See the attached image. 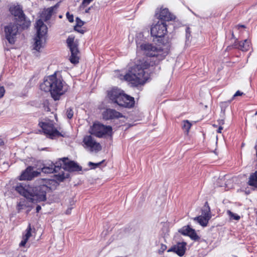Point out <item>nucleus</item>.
I'll use <instances>...</instances> for the list:
<instances>
[{"instance_id": "obj_27", "label": "nucleus", "mask_w": 257, "mask_h": 257, "mask_svg": "<svg viewBox=\"0 0 257 257\" xmlns=\"http://www.w3.org/2000/svg\"><path fill=\"white\" fill-rule=\"evenodd\" d=\"M226 212H227V215L229 217L230 219L235 220H239L240 218V217L239 215H237L236 213H234L232 212L230 210H227Z\"/></svg>"}, {"instance_id": "obj_18", "label": "nucleus", "mask_w": 257, "mask_h": 257, "mask_svg": "<svg viewBox=\"0 0 257 257\" xmlns=\"http://www.w3.org/2000/svg\"><path fill=\"white\" fill-rule=\"evenodd\" d=\"M186 245V243L185 242H178L176 245L169 249L168 251H173L178 255L182 256L185 252Z\"/></svg>"}, {"instance_id": "obj_14", "label": "nucleus", "mask_w": 257, "mask_h": 257, "mask_svg": "<svg viewBox=\"0 0 257 257\" xmlns=\"http://www.w3.org/2000/svg\"><path fill=\"white\" fill-rule=\"evenodd\" d=\"M167 32L166 24L164 22L159 21L151 29V34L153 37H163Z\"/></svg>"}, {"instance_id": "obj_28", "label": "nucleus", "mask_w": 257, "mask_h": 257, "mask_svg": "<svg viewBox=\"0 0 257 257\" xmlns=\"http://www.w3.org/2000/svg\"><path fill=\"white\" fill-rule=\"evenodd\" d=\"M69 177V174L68 173H64L62 171V173H60L57 176V179L59 181L62 182L65 178H67Z\"/></svg>"}, {"instance_id": "obj_36", "label": "nucleus", "mask_w": 257, "mask_h": 257, "mask_svg": "<svg viewBox=\"0 0 257 257\" xmlns=\"http://www.w3.org/2000/svg\"><path fill=\"white\" fill-rule=\"evenodd\" d=\"M74 30L76 31H77L80 33H83L84 31L83 30H81L80 29V27H74Z\"/></svg>"}, {"instance_id": "obj_35", "label": "nucleus", "mask_w": 257, "mask_h": 257, "mask_svg": "<svg viewBox=\"0 0 257 257\" xmlns=\"http://www.w3.org/2000/svg\"><path fill=\"white\" fill-rule=\"evenodd\" d=\"M218 124L220 126H222L224 123V118L218 120Z\"/></svg>"}, {"instance_id": "obj_33", "label": "nucleus", "mask_w": 257, "mask_h": 257, "mask_svg": "<svg viewBox=\"0 0 257 257\" xmlns=\"http://www.w3.org/2000/svg\"><path fill=\"white\" fill-rule=\"evenodd\" d=\"M67 17L69 22H72L73 21V17L72 15H69L68 13H67Z\"/></svg>"}, {"instance_id": "obj_10", "label": "nucleus", "mask_w": 257, "mask_h": 257, "mask_svg": "<svg viewBox=\"0 0 257 257\" xmlns=\"http://www.w3.org/2000/svg\"><path fill=\"white\" fill-rule=\"evenodd\" d=\"M211 218L210 207L206 202L201 209V214L197 217L193 218V220L198 222L202 226H206L209 220Z\"/></svg>"}, {"instance_id": "obj_3", "label": "nucleus", "mask_w": 257, "mask_h": 257, "mask_svg": "<svg viewBox=\"0 0 257 257\" xmlns=\"http://www.w3.org/2000/svg\"><path fill=\"white\" fill-rule=\"evenodd\" d=\"M40 88L45 92H50L52 97L58 100L66 91V86L62 80L57 78L55 74L49 76L44 79L40 85Z\"/></svg>"}, {"instance_id": "obj_24", "label": "nucleus", "mask_w": 257, "mask_h": 257, "mask_svg": "<svg viewBox=\"0 0 257 257\" xmlns=\"http://www.w3.org/2000/svg\"><path fill=\"white\" fill-rule=\"evenodd\" d=\"M248 184L250 186L257 187V171L250 175L248 180Z\"/></svg>"}, {"instance_id": "obj_39", "label": "nucleus", "mask_w": 257, "mask_h": 257, "mask_svg": "<svg viewBox=\"0 0 257 257\" xmlns=\"http://www.w3.org/2000/svg\"><path fill=\"white\" fill-rule=\"evenodd\" d=\"M222 129H223V127L222 126H219V128H218V130L217 131V132L218 133H221Z\"/></svg>"}, {"instance_id": "obj_19", "label": "nucleus", "mask_w": 257, "mask_h": 257, "mask_svg": "<svg viewBox=\"0 0 257 257\" xmlns=\"http://www.w3.org/2000/svg\"><path fill=\"white\" fill-rule=\"evenodd\" d=\"M60 170L59 161L55 164L51 163L50 164H45L41 169V171L45 174L53 173Z\"/></svg>"}, {"instance_id": "obj_15", "label": "nucleus", "mask_w": 257, "mask_h": 257, "mask_svg": "<svg viewBox=\"0 0 257 257\" xmlns=\"http://www.w3.org/2000/svg\"><path fill=\"white\" fill-rule=\"evenodd\" d=\"M60 170H67L69 172L76 171L80 170L79 166L73 161H68V159L63 158L59 161Z\"/></svg>"}, {"instance_id": "obj_29", "label": "nucleus", "mask_w": 257, "mask_h": 257, "mask_svg": "<svg viewBox=\"0 0 257 257\" xmlns=\"http://www.w3.org/2000/svg\"><path fill=\"white\" fill-rule=\"evenodd\" d=\"M67 116L68 118H71L73 116V111L70 108L67 109L66 111Z\"/></svg>"}, {"instance_id": "obj_30", "label": "nucleus", "mask_w": 257, "mask_h": 257, "mask_svg": "<svg viewBox=\"0 0 257 257\" xmlns=\"http://www.w3.org/2000/svg\"><path fill=\"white\" fill-rule=\"evenodd\" d=\"M76 25L75 27H81L84 25V22L78 18L76 19Z\"/></svg>"}, {"instance_id": "obj_2", "label": "nucleus", "mask_w": 257, "mask_h": 257, "mask_svg": "<svg viewBox=\"0 0 257 257\" xmlns=\"http://www.w3.org/2000/svg\"><path fill=\"white\" fill-rule=\"evenodd\" d=\"M57 9V6L48 8L45 10L41 15V19L38 20L36 23V29L37 30L36 36L34 39L33 49L37 51L44 47L46 42L47 34V27L44 24V21L49 20Z\"/></svg>"}, {"instance_id": "obj_40", "label": "nucleus", "mask_w": 257, "mask_h": 257, "mask_svg": "<svg viewBox=\"0 0 257 257\" xmlns=\"http://www.w3.org/2000/svg\"><path fill=\"white\" fill-rule=\"evenodd\" d=\"M71 208H68L66 211V213L67 214H69L70 213H71Z\"/></svg>"}, {"instance_id": "obj_9", "label": "nucleus", "mask_w": 257, "mask_h": 257, "mask_svg": "<svg viewBox=\"0 0 257 257\" xmlns=\"http://www.w3.org/2000/svg\"><path fill=\"white\" fill-rule=\"evenodd\" d=\"M40 127L42 128L44 133L51 139L58 136H62L54 126L53 122L50 120H44L40 121L39 123Z\"/></svg>"}, {"instance_id": "obj_37", "label": "nucleus", "mask_w": 257, "mask_h": 257, "mask_svg": "<svg viewBox=\"0 0 257 257\" xmlns=\"http://www.w3.org/2000/svg\"><path fill=\"white\" fill-rule=\"evenodd\" d=\"M93 0H83L82 3L83 5L87 6L90 4Z\"/></svg>"}, {"instance_id": "obj_25", "label": "nucleus", "mask_w": 257, "mask_h": 257, "mask_svg": "<svg viewBox=\"0 0 257 257\" xmlns=\"http://www.w3.org/2000/svg\"><path fill=\"white\" fill-rule=\"evenodd\" d=\"M136 41L137 44V49H138V42H140L141 43H146L145 38L143 34L141 32L138 33L136 35Z\"/></svg>"}, {"instance_id": "obj_4", "label": "nucleus", "mask_w": 257, "mask_h": 257, "mask_svg": "<svg viewBox=\"0 0 257 257\" xmlns=\"http://www.w3.org/2000/svg\"><path fill=\"white\" fill-rule=\"evenodd\" d=\"M150 65L147 62L137 65L125 75L124 79L135 86L143 84L149 79V74L146 70Z\"/></svg>"}, {"instance_id": "obj_5", "label": "nucleus", "mask_w": 257, "mask_h": 257, "mask_svg": "<svg viewBox=\"0 0 257 257\" xmlns=\"http://www.w3.org/2000/svg\"><path fill=\"white\" fill-rule=\"evenodd\" d=\"M107 96L112 102L120 106L132 107L135 103L133 97L124 94L118 88H113L108 91Z\"/></svg>"}, {"instance_id": "obj_20", "label": "nucleus", "mask_w": 257, "mask_h": 257, "mask_svg": "<svg viewBox=\"0 0 257 257\" xmlns=\"http://www.w3.org/2000/svg\"><path fill=\"white\" fill-rule=\"evenodd\" d=\"M158 18L162 22L169 21L175 19L174 16L172 15L169 12L168 9L162 8L161 9Z\"/></svg>"}, {"instance_id": "obj_11", "label": "nucleus", "mask_w": 257, "mask_h": 257, "mask_svg": "<svg viewBox=\"0 0 257 257\" xmlns=\"http://www.w3.org/2000/svg\"><path fill=\"white\" fill-rule=\"evenodd\" d=\"M112 128L110 126L104 125L99 123H95L91 127L90 133L98 137H102L104 135H110Z\"/></svg>"}, {"instance_id": "obj_6", "label": "nucleus", "mask_w": 257, "mask_h": 257, "mask_svg": "<svg viewBox=\"0 0 257 257\" xmlns=\"http://www.w3.org/2000/svg\"><path fill=\"white\" fill-rule=\"evenodd\" d=\"M137 51L147 56L156 57L158 61L164 59L168 54L166 51L147 42L142 44L138 42Z\"/></svg>"}, {"instance_id": "obj_38", "label": "nucleus", "mask_w": 257, "mask_h": 257, "mask_svg": "<svg viewBox=\"0 0 257 257\" xmlns=\"http://www.w3.org/2000/svg\"><path fill=\"white\" fill-rule=\"evenodd\" d=\"M24 204L22 203V202H20L18 204V209L19 210H20L21 209H24Z\"/></svg>"}, {"instance_id": "obj_1", "label": "nucleus", "mask_w": 257, "mask_h": 257, "mask_svg": "<svg viewBox=\"0 0 257 257\" xmlns=\"http://www.w3.org/2000/svg\"><path fill=\"white\" fill-rule=\"evenodd\" d=\"M50 188L45 184H37L30 186L26 183H18L15 190L20 194L32 203L44 201L46 200V193Z\"/></svg>"}, {"instance_id": "obj_32", "label": "nucleus", "mask_w": 257, "mask_h": 257, "mask_svg": "<svg viewBox=\"0 0 257 257\" xmlns=\"http://www.w3.org/2000/svg\"><path fill=\"white\" fill-rule=\"evenodd\" d=\"M102 162H103V161L100 162L98 163H96V164L93 163H92V162H89V166H91V165L94 166V167H93L92 168H96V167L99 166V165L102 163Z\"/></svg>"}, {"instance_id": "obj_7", "label": "nucleus", "mask_w": 257, "mask_h": 257, "mask_svg": "<svg viewBox=\"0 0 257 257\" xmlns=\"http://www.w3.org/2000/svg\"><path fill=\"white\" fill-rule=\"evenodd\" d=\"M10 11L11 14L16 17V20L19 22V26H21L23 29H26L29 27L30 21L26 19L20 5H12L10 8Z\"/></svg>"}, {"instance_id": "obj_42", "label": "nucleus", "mask_w": 257, "mask_h": 257, "mask_svg": "<svg viewBox=\"0 0 257 257\" xmlns=\"http://www.w3.org/2000/svg\"><path fill=\"white\" fill-rule=\"evenodd\" d=\"M240 28H245L244 25H237L235 27V28L239 29Z\"/></svg>"}, {"instance_id": "obj_34", "label": "nucleus", "mask_w": 257, "mask_h": 257, "mask_svg": "<svg viewBox=\"0 0 257 257\" xmlns=\"http://www.w3.org/2000/svg\"><path fill=\"white\" fill-rule=\"evenodd\" d=\"M243 94V93L240 92L239 90L237 91L233 95V97L238 96H241Z\"/></svg>"}, {"instance_id": "obj_16", "label": "nucleus", "mask_w": 257, "mask_h": 257, "mask_svg": "<svg viewBox=\"0 0 257 257\" xmlns=\"http://www.w3.org/2000/svg\"><path fill=\"white\" fill-rule=\"evenodd\" d=\"M40 173V172L34 171L33 167L29 166L22 173L20 176V180H32L34 177L38 176Z\"/></svg>"}, {"instance_id": "obj_22", "label": "nucleus", "mask_w": 257, "mask_h": 257, "mask_svg": "<svg viewBox=\"0 0 257 257\" xmlns=\"http://www.w3.org/2000/svg\"><path fill=\"white\" fill-rule=\"evenodd\" d=\"M31 230L32 229L31 227V225L29 224L28 228L25 230V232L23 233L22 240L19 244V246L20 247H23L25 246L27 241L32 236Z\"/></svg>"}, {"instance_id": "obj_21", "label": "nucleus", "mask_w": 257, "mask_h": 257, "mask_svg": "<svg viewBox=\"0 0 257 257\" xmlns=\"http://www.w3.org/2000/svg\"><path fill=\"white\" fill-rule=\"evenodd\" d=\"M180 232L184 235L189 236L192 239L197 240L199 238L194 229L191 228L189 226L183 227L180 230Z\"/></svg>"}, {"instance_id": "obj_41", "label": "nucleus", "mask_w": 257, "mask_h": 257, "mask_svg": "<svg viewBox=\"0 0 257 257\" xmlns=\"http://www.w3.org/2000/svg\"><path fill=\"white\" fill-rule=\"evenodd\" d=\"M41 209V207L40 205H38L36 207V211L38 212Z\"/></svg>"}, {"instance_id": "obj_43", "label": "nucleus", "mask_w": 257, "mask_h": 257, "mask_svg": "<svg viewBox=\"0 0 257 257\" xmlns=\"http://www.w3.org/2000/svg\"><path fill=\"white\" fill-rule=\"evenodd\" d=\"M255 115H257V111L255 113Z\"/></svg>"}, {"instance_id": "obj_17", "label": "nucleus", "mask_w": 257, "mask_h": 257, "mask_svg": "<svg viewBox=\"0 0 257 257\" xmlns=\"http://www.w3.org/2000/svg\"><path fill=\"white\" fill-rule=\"evenodd\" d=\"M103 118L105 120L118 118L122 117V115L119 112L113 109H106L102 112Z\"/></svg>"}, {"instance_id": "obj_23", "label": "nucleus", "mask_w": 257, "mask_h": 257, "mask_svg": "<svg viewBox=\"0 0 257 257\" xmlns=\"http://www.w3.org/2000/svg\"><path fill=\"white\" fill-rule=\"evenodd\" d=\"M250 47V42L249 40L246 39L242 42H240L238 43V46L237 47L243 51H246L249 50Z\"/></svg>"}, {"instance_id": "obj_31", "label": "nucleus", "mask_w": 257, "mask_h": 257, "mask_svg": "<svg viewBox=\"0 0 257 257\" xmlns=\"http://www.w3.org/2000/svg\"><path fill=\"white\" fill-rule=\"evenodd\" d=\"M5 93V89L3 86H0V98L4 96Z\"/></svg>"}, {"instance_id": "obj_13", "label": "nucleus", "mask_w": 257, "mask_h": 257, "mask_svg": "<svg viewBox=\"0 0 257 257\" xmlns=\"http://www.w3.org/2000/svg\"><path fill=\"white\" fill-rule=\"evenodd\" d=\"M84 147L90 152H97L101 149V145L94 138L90 135L84 137L83 140Z\"/></svg>"}, {"instance_id": "obj_26", "label": "nucleus", "mask_w": 257, "mask_h": 257, "mask_svg": "<svg viewBox=\"0 0 257 257\" xmlns=\"http://www.w3.org/2000/svg\"><path fill=\"white\" fill-rule=\"evenodd\" d=\"M191 126V123L188 120H184L183 121L182 127L185 132L188 133Z\"/></svg>"}, {"instance_id": "obj_12", "label": "nucleus", "mask_w": 257, "mask_h": 257, "mask_svg": "<svg viewBox=\"0 0 257 257\" xmlns=\"http://www.w3.org/2000/svg\"><path fill=\"white\" fill-rule=\"evenodd\" d=\"M19 24L18 22L17 24H16L15 22L11 23L5 27V36L10 44H14L16 41L18 32V25H19Z\"/></svg>"}, {"instance_id": "obj_8", "label": "nucleus", "mask_w": 257, "mask_h": 257, "mask_svg": "<svg viewBox=\"0 0 257 257\" xmlns=\"http://www.w3.org/2000/svg\"><path fill=\"white\" fill-rule=\"evenodd\" d=\"M67 46L71 52L70 61L73 64H77L79 60V52L78 49V41L75 37L70 35L67 39Z\"/></svg>"}]
</instances>
